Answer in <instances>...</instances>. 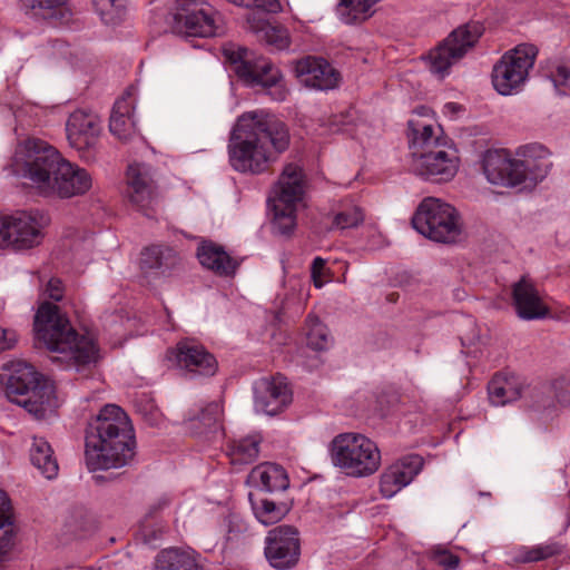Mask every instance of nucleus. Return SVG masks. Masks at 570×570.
Here are the masks:
<instances>
[{"label": "nucleus", "mask_w": 570, "mask_h": 570, "mask_svg": "<svg viewBox=\"0 0 570 570\" xmlns=\"http://www.w3.org/2000/svg\"><path fill=\"white\" fill-rule=\"evenodd\" d=\"M289 146L287 126L267 115H243L232 132L229 163L239 173L268 171Z\"/></svg>", "instance_id": "obj_1"}, {"label": "nucleus", "mask_w": 570, "mask_h": 570, "mask_svg": "<svg viewBox=\"0 0 570 570\" xmlns=\"http://www.w3.org/2000/svg\"><path fill=\"white\" fill-rule=\"evenodd\" d=\"M135 433L121 407L108 404L86 432V464L90 471L118 469L135 456Z\"/></svg>", "instance_id": "obj_2"}, {"label": "nucleus", "mask_w": 570, "mask_h": 570, "mask_svg": "<svg viewBox=\"0 0 570 570\" xmlns=\"http://www.w3.org/2000/svg\"><path fill=\"white\" fill-rule=\"evenodd\" d=\"M33 331L39 343L51 352L62 354L77 367L95 364L99 360L97 338L90 333L79 335L53 303L42 302L39 305Z\"/></svg>", "instance_id": "obj_3"}, {"label": "nucleus", "mask_w": 570, "mask_h": 570, "mask_svg": "<svg viewBox=\"0 0 570 570\" xmlns=\"http://www.w3.org/2000/svg\"><path fill=\"white\" fill-rule=\"evenodd\" d=\"M407 138L411 150V169L435 181L451 180L459 168L456 150L453 149L440 127L410 119Z\"/></svg>", "instance_id": "obj_4"}, {"label": "nucleus", "mask_w": 570, "mask_h": 570, "mask_svg": "<svg viewBox=\"0 0 570 570\" xmlns=\"http://www.w3.org/2000/svg\"><path fill=\"white\" fill-rule=\"evenodd\" d=\"M2 382L7 397L23 406L37 417L45 415L53 395L52 385L23 361H12L4 365Z\"/></svg>", "instance_id": "obj_5"}, {"label": "nucleus", "mask_w": 570, "mask_h": 570, "mask_svg": "<svg viewBox=\"0 0 570 570\" xmlns=\"http://www.w3.org/2000/svg\"><path fill=\"white\" fill-rule=\"evenodd\" d=\"M334 466L346 475L362 478L375 473L381 465V452L370 438L346 432L336 435L328 446Z\"/></svg>", "instance_id": "obj_6"}, {"label": "nucleus", "mask_w": 570, "mask_h": 570, "mask_svg": "<svg viewBox=\"0 0 570 570\" xmlns=\"http://www.w3.org/2000/svg\"><path fill=\"white\" fill-rule=\"evenodd\" d=\"M306 175L296 164H287L279 175L275 195L269 199L274 213V227L283 235L291 234L296 226L297 205L303 200Z\"/></svg>", "instance_id": "obj_7"}, {"label": "nucleus", "mask_w": 570, "mask_h": 570, "mask_svg": "<svg viewBox=\"0 0 570 570\" xmlns=\"http://www.w3.org/2000/svg\"><path fill=\"white\" fill-rule=\"evenodd\" d=\"M412 225L420 234L438 243L454 244L461 239L462 225L456 209L434 197L421 202Z\"/></svg>", "instance_id": "obj_8"}, {"label": "nucleus", "mask_w": 570, "mask_h": 570, "mask_svg": "<svg viewBox=\"0 0 570 570\" xmlns=\"http://www.w3.org/2000/svg\"><path fill=\"white\" fill-rule=\"evenodd\" d=\"M50 218L43 212L18 210L0 218V247L26 250L42 244Z\"/></svg>", "instance_id": "obj_9"}, {"label": "nucleus", "mask_w": 570, "mask_h": 570, "mask_svg": "<svg viewBox=\"0 0 570 570\" xmlns=\"http://www.w3.org/2000/svg\"><path fill=\"white\" fill-rule=\"evenodd\" d=\"M225 57L235 65L236 75L250 86H263L276 100H284L287 90L282 82V75L265 57H255L247 48L226 49Z\"/></svg>", "instance_id": "obj_10"}, {"label": "nucleus", "mask_w": 570, "mask_h": 570, "mask_svg": "<svg viewBox=\"0 0 570 570\" xmlns=\"http://www.w3.org/2000/svg\"><path fill=\"white\" fill-rule=\"evenodd\" d=\"M537 55L535 46L529 43L519 45L505 52L492 70L494 89L504 96L519 92L534 65Z\"/></svg>", "instance_id": "obj_11"}, {"label": "nucleus", "mask_w": 570, "mask_h": 570, "mask_svg": "<svg viewBox=\"0 0 570 570\" xmlns=\"http://www.w3.org/2000/svg\"><path fill=\"white\" fill-rule=\"evenodd\" d=\"M483 33L480 22H469L454 29L446 39L429 52L430 70L444 77L449 69L472 49Z\"/></svg>", "instance_id": "obj_12"}, {"label": "nucleus", "mask_w": 570, "mask_h": 570, "mask_svg": "<svg viewBox=\"0 0 570 570\" xmlns=\"http://www.w3.org/2000/svg\"><path fill=\"white\" fill-rule=\"evenodd\" d=\"M29 159L24 164L23 173L45 196H52L53 177L58 175L63 158L60 153L45 141L29 142Z\"/></svg>", "instance_id": "obj_13"}, {"label": "nucleus", "mask_w": 570, "mask_h": 570, "mask_svg": "<svg viewBox=\"0 0 570 570\" xmlns=\"http://www.w3.org/2000/svg\"><path fill=\"white\" fill-rule=\"evenodd\" d=\"M264 553L269 564L278 570L295 567L301 556V539L296 527L282 524L267 532Z\"/></svg>", "instance_id": "obj_14"}, {"label": "nucleus", "mask_w": 570, "mask_h": 570, "mask_svg": "<svg viewBox=\"0 0 570 570\" xmlns=\"http://www.w3.org/2000/svg\"><path fill=\"white\" fill-rule=\"evenodd\" d=\"M173 31L188 37H213L216 33L213 9L199 0H176Z\"/></svg>", "instance_id": "obj_15"}, {"label": "nucleus", "mask_w": 570, "mask_h": 570, "mask_svg": "<svg viewBox=\"0 0 570 570\" xmlns=\"http://www.w3.org/2000/svg\"><path fill=\"white\" fill-rule=\"evenodd\" d=\"M525 379L509 371H501L493 375L488 384V394L491 404L503 406L520 399H529L535 404V392Z\"/></svg>", "instance_id": "obj_16"}, {"label": "nucleus", "mask_w": 570, "mask_h": 570, "mask_svg": "<svg viewBox=\"0 0 570 570\" xmlns=\"http://www.w3.org/2000/svg\"><path fill=\"white\" fill-rule=\"evenodd\" d=\"M423 466V459L410 454L389 465L380 478V491L384 498H392L410 484Z\"/></svg>", "instance_id": "obj_17"}, {"label": "nucleus", "mask_w": 570, "mask_h": 570, "mask_svg": "<svg viewBox=\"0 0 570 570\" xmlns=\"http://www.w3.org/2000/svg\"><path fill=\"white\" fill-rule=\"evenodd\" d=\"M66 130L70 146L87 151L97 145L101 127L96 115L79 109L69 116Z\"/></svg>", "instance_id": "obj_18"}, {"label": "nucleus", "mask_w": 570, "mask_h": 570, "mask_svg": "<svg viewBox=\"0 0 570 570\" xmlns=\"http://www.w3.org/2000/svg\"><path fill=\"white\" fill-rule=\"evenodd\" d=\"M170 354L175 356L177 365L189 373L210 376L217 371L214 355L193 340L180 341Z\"/></svg>", "instance_id": "obj_19"}, {"label": "nucleus", "mask_w": 570, "mask_h": 570, "mask_svg": "<svg viewBox=\"0 0 570 570\" xmlns=\"http://www.w3.org/2000/svg\"><path fill=\"white\" fill-rule=\"evenodd\" d=\"M127 194L130 203L148 215L156 198V186L148 166L137 163L128 166Z\"/></svg>", "instance_id": "obj_20"}, {"label": "nucleus", "mask_w": 570, "mask_h": 570, "mask_svg": "<svg viewBox=\"0 0 570 570\" xmlns=\"http://www.w3.org/2000/svg\"><path fill=\"white\" fill-rule=\"evenodd\" d=\"M293 393L287 379L282 374L264 379L257 392L256 405L268 415L284 411L292 402Z\"/></svg>", "instance_id": "obj_21"}, {"label": "nucleus", "mask_w": 570, "mask_h": 570, "mask_svg": "<svg viewBox=\"0 0 570 570\" xmlns=\"http://www.w3.org/2000/svg\"><path fill=\"white\" fill-rule=\"evenodd\" d=\"M295 72L306 87L326 90L338 82V72L322 58L305 57L296 62Z\"/></svg>", "instance_id": "obj_22"}, {"label": "nucleus", "mask_w": 570, "mask_h": 570, "mask_svg": "<svg viewBox=\"0 0 570 570\" xmlns=\"http://www.w3.org/2000/svg\"><path fill=\"white\" fill-rule=\"evenodd\" d=\"M550 151L540 144H530L518 149L515 165L520 171V184L525 180H538L546 177L552 163Z\"/></svg>", "instance_id": "obj_23"}, {"label": "nucleus", "mask_w": 570, "mask_h": 570, "mask_svg": "<svg viewBox=\"0 0 570 570\" xmlns=\"http://www.w3.org/2000/svg\"><path fill=\"white\" fill-rule=\"evenodd\" d=\"M91 186L90 174L65 159L58 175L53 177L52 196L71 198L86 194Z\"/></svg>", "instance_id": "obj_24"}, {"label": "nucleus", "mask_w": 570, "mask_h": 570, "mask_svg": "<svg viewBox=\"0 0 570 570\" xmlns=\"http://www.w3.org/2000/svg\"><path fill=\"white\" fill-rule=\"evenodd\" d=\"M483 171L488 180L495 185H520V171L517 169L515 158L504 150H489L483 158Z\"/></svg>", "instance_id": "obj_25"}, {"label": "nucleus", "mask_w": 570, "mask_h": 570, "mask_svg": "<svg viewBox=\"0 0 570 570\" xmlns=\"http://www.w3.org/2000/svg\"><path fill=\"white\" fill-rule=\"evenodd\" d=\"M512 299L518 315L523 320L541 318L549 313L535 285L527 277L513 285Z\"/></svg>", "instance_id": "obj_26"}, {"label": "nucleus", "mask_w": 570, "mask_h": 570, "mask_svg": "<svg viewBox=\"0 0 570 570\" xmlns=\"http://www.w3.org/2000/svg\"><path fill=\"white\" fill-rule=\"evenodd\" d=\"M134 97L131 92L126 91L116 100L110 120L109 130L120 141H129L137 134L136 124L132 119Z\"/></svg>", "instance_id": "obj_27"}, {"label": "nucleus", "mask_w": 570, "mask_h": 570, "mask_svg": "<svg viewBox=\"0 0 570 570\" xmlns=\"http://www.w3.org/2000/svg\"><path fill=\"white\" fill-rule=\"evenodd\" d=\"M197 257L203 267L218 276H232L238 267V263L213 242L202 243L197 248Z\"/></svg>", "instance_id": "obj_28"}, {"label": "nucleus", "mask_w": 570, "mask_h": 570, "mask_svg": "<svg viewBox=\"0 0 570 570\" xmlns=\"http://www.w3.org/2000/svg\"><path fill=\"white\" fill-rule=\"evenodd\" d=\"M563 547L556 541H547L534 546H519L508 552L511 564L535 563L547 561L562 553Z\"/></svg>", "instance_id": "obj_29"}, {"label": "nucleus", "mask_w": 570, "mask_h": 570, "mask_svg": "<svg viewBox=\"0 0 570 570\" xmlns=\"http://www.w3.org/2000/svg\"><path fill=\"white\" fill-rule=\"evenodd\" d=\"M532 392H535V405L538 406L549 407L556 403L561 405L570 403V381L564 376L533 385Z\"/></svg>", "instance_id": "obj_30"}, {"label": "nucleus", "mask_w": 570, "mask_h": 570, "mask_svg": "<svg viewBox=\"0 0 570 570\" xmlns=\"http://www.w3.org/2000/svg\"><path fill=\"white\" fill-rule=\"evenodd\" d=\"M179 262L180 258L176 250L163 245L146 247L140 257V266L144 271L157 269L161 274L174 269Z\"/></svg>", "instance_id": "obj_31"}, {"label": "nucleus", "mask_w": 570, "mask_h": 570, "mask_svg": "<svg viewBox=\"0 0 570 570\" xmlns=\"http://www.w3.org/2000/svg\"><path fill=\"white\" fill-rule=\"evenodd\" d=\"M17 527L11 500L0 490V559L8 554L14 547Z\"/></svg>", "instance_id": "obj_32"}, {"label": "nucleus", "mask_w": 570, "mask_h": 570, "mask_svg": "<svg viewBox=\"0 0 570 570\" xmlns=\"http://www.w3.org/2000/svg\"><path fill=\"white\" fill-rule=\"evenodd\" d=\"M155 570H203L196 557L181 549L161 550L155 559Z\"/></svg>", "instance_id": "obj_33"}, {"label": "nucleus", "mask_w": 570, "mask_h": 570, "mask_svg": "<svg viewBox=\"0 0 570 570\" xmlns=\"http://www.w3.org/2000/svg\"><path fill=\"white\" fill-rule=\"evenodd\" d=\"M250 478L269 492L282 491L289 485L286 471L281 465L274 463H264L255 466L250 472Z\"/></svg>", "instance_id": "obj_34"}, {"label": "nucleus", "mask_w": 570, "mask_h": 570, "mask_svg": "<svg viewBox=\"0 0 570 570\" xmlns=\"http://www.w3.org/2000/svg\"><path fill=\"white\" fill-rule=\"evenodd\" d=\"M250 504L255 518L264 525L278 523L292 509V504L285 501L275 502L268 498H250Z\"/></svg>", "instance_id": "obj_35"}, {"label": "nucleus", "mask_w": 570, "mask_h": 570, "mask_svg": "<svg viewBox=\"0 0 570 570\" xmlns=\"http://www.w3.org/2000/svg\"><path fill=\"white\" fill-rule=\"evenodd\" d=\"M30 459L32 464L41 471L47 479L57 476L59 465L53 456L51 445L43 438H33L30 449Z\"/></svg>", "instance_id": "obj_36"}, {"label": "nucleus", "mask_w": 570, "mask_h": 570, "mask_svg": "<svg viewBox=\"0 0 570 570\" xmlns=\"http://www.w3.org/2000/svg\"><path fill=\"white\" fill-rule=\"evenodd\" d=\"M259 435H248L239 440L230 441L227 444V455L233 465H243L253 463L259 453Z\"/></svg>", "instance_id": "obj_37"}, {"label": "nucleus", "mask_w": 570, "mask_h": 570, "mask_svg": "<svg viewBox=\"0 0 570 570\" xmlns=\"http://www.w3.org/2000/svg\"><path fill=\"white\" fill-rule=\"evenodd\" d=\"M306 344L314 351H325L331 345V336L325 324L314 314H308L305 320Z\"/></svg>", "instance_id": "obj_38"}, {"label": "nucleus", "mask_w": 570, "mask_h": 570, "mask_svg": "<svg viewBox=\"0 0 570 570\" xmlns=\"http://www.w3.org/2000/svg\"><path fill=\"white\" fill-rule=\"evenodd\" d=\"M364 220L363 209L353 202H342L338 209L334 213L332 228L347 229L355 228Z\"/></svg>", "instance_id": "obj_39"}, {"label": "nucleus", "mask_w": 570, "mask_h": 570, "mask_svg": "<svg viewBox=\"0 0 570 570\" xmlns=\"http://www.w3.org/2000/svg\"><path fill=\"white\" fill-rule=\"evenodd\" d=\"M20 6L26 12L33 16L49 19L56 17L57 12L66 4L67 0H19Z\"/></svg>", "instance_id": "obj_40"}, {"label": "nucleus", "mask_w": 570, "mask_h": 570, "mask_svg": "<svg viewBox=\"0 0 570 570\" xmlns=\"http://www.w3.org/2000/svg\"><path fill=\"white\" fill-rule=\"evenodd\" d=\"M548 77L560 95H570V66L556 63L549 67Z\"/></svg>", "instance_id": "obj_41"}, {"label": "nucleus", "mask_w": 570, "mask_h": 570, "mask_svg": "<svg viewBox=\"0 0 570 570\" xmlns=\"http://www.w3.org/2000/svg\"><path fill=\"white\" fill-rule=\"evenodd\" d=\"M432 561L443 570H455L460 566V557L446 548L436 547L431 552Z\"/></svg>", "instance_id": "obj_42"}, {"label": "nucleus", "mask_w": 570, "mask_h": 570, "mask_svg": "<svg viewBox=\"0 0 570 570\" xmlns=\"http://www.w3.org/2000/svg\"><path fill=\"white\" fill-rule=\"evenodd\" d=\"M264 35L267 43L275 46L277 49L287 48L289 45L288 32L283 27L268 26Z\"/></svg>", "instance_id": "obj_43"}, {"label": "nucleus", "mask_w": 570, "mask_h": 570, "mask_svg": "<svg viewBox=\"0 0 570 570\" xmlns=\"http://www.w3.org/2000/svg\"><path fill=\"white\" fill-rule=\"evenodd\" d=\"M127 0H92L96 11L102 19L108 20L114 13H119L126 6Z\"/></svg>", "instance_id": "obj_44"}, {"label": "nucleus", "mask_w": 570, "mask_h": 570, "mask_svg": "<svg viewBox=\"0 0 570 570\" xmlns=\"http://www.w3.org/2000/svg\"><path fill=\"white\" fill-rule=\"evenodd\" d=\"M222 414V407L218 403H210L207 407L202 412V421L208 425H217L219 423Z\"/></svg>", "instance_id": "obj_45"}, {"label": "nucleus", "mask_w": 570, "mask_h": 570, "mask_svg": "<svg viewBox=\"0 0 570 570\" xmlns=\"http://www.w3.org/2000/svg\"><path fill=\"white\" fill-rule=\"evenodd\" d=\"M46 293L52 301H61L65 294L62 281L56 277L50 278L46 287Z\"/></svg>", "instance_id": "obj_46"}, {"label": "nucleus", "mask_w": 570, "mask_h": 570, "mask_svg": "<svg viewBox=\"0 0 570 570\" xmlns=\"http://www.w3.org/2000/svg\"><path fill=\"white\" fill-rule=\"evenodd\" d=\"M171 503V499L168 495H161L157 498L148 509V517L157 518L165 509Z\"/></svg>", "instance_id": "obj_47"}, {"label": "nucleus", "mask_w": 570, "mask_h": 570, "mask_svg": "<svg viewBox=\"0 0 570 570\" xmlns=\"http://www.w3.org/2000/svg\"><path fill=\"white\" fill-rule=\"evenodd\" d=\"M252 8L262 9L271 13H277L282 11V4L279 0H255V4H253Z\"/></svg>", "instance_id": "obj_48"}, {"label": "nucleus", "mask_w": 570, "mask_h": 570, "mask_svg": "<svg viewBox=\"0 0 570 570\" xmlns=\"http://www.w3.org/2000/svg\"><path fill=\"white\" fill-rule=\"evenodd\" d=\"M16 334L12 331H8L0 327V352L10 350L16 344Z\"/></svg>", "instance_id": "obj_49"}, {"label": "nucleus", "mask_w": 570, "mask_h": 570, "mask_svg": "<svg viewBox=\"0 0 570 570\" xmlns=\"http://www.w3.org/2000/svg\"><path fill=\"white\" fill-rule=\"evenodd\" d=\"M325 267V261L321 257H316L312 264V277L316 287H322L323 282L321 279V273Z\"/></svg>", "instance_id": "obj_50"}, {"label": "nucleus", "mask_w": 570, "mask_h": 570, "mask_svg": "<svg viewBox=\"0 0 570 570\" xmlns=\"http://www.w3.org/2000/svg\"><path fill=\"white\" fill-rule=\"evenodd\" d=\"M232 3H235L237 6H242L245 8H252L253 4H255V0H228Z\"/></svg>", "instance_id": "obj_51"}, {"label": "nucleus", "mask_w": 570, "mask_h": 570, "mask_svg": "<svg viewBox=\"0 0 570 570\" xmlns=\"http://www.w3.org/2000/svg\"><path fill=\"white\" fill-rule=\"evenodd\" d=\"M397 298H399V294H397V293H391V294H389V296H387V299H389L390 302H392V303H395V302L397 301Z\"/></svg>", "instance_id": "obj_52"}, {"label": "nucleus", "mask_w": 570, "mask_h": 570, "mask_svg": "<svg viewBox=\"0 0 570 570\" xmlns=\"http://www.w3.org/2000/svg\"><path fill=\"white\" fill-rule=\"evenodd\" d=\"M428 111H429V110H428L425 107H422V108H420V110H417L416 112H417L420 116H424V115H426V114H428Z\"/></svg>", "instance_id": "obj_53"}, {"label": "nucleus", "mask_w": 570, "mask_h": 570, "mask_svg": "<svg viewBox=\"0 0 570 570\" xmlns=\"http://www.w3.org/2000/svg\"><path fill=\"white\" fill-rule=\"evenodd\" d=\"M446 108H449L451 110H455L456 106H455V104H448Z\"/></svg>", "instance_id": "obj_54"}]
</instances>
